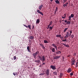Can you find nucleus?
I'll return each instance as SVG.
<instances>
[{
    "label": "nucleus",
    "mask_w": 78,
    "mask_h": 78,
    "mask_svg": "<svg viewBox=\"0 0 78 78\" xmlns=\"http://www.w3.org/2000/svg\"><path fill=\"white\" fill-rule=\"evenodd\" d=\"M38 57L39 59H40V60H41V61H42L43 62H44V61H45L46 60L45 58L44 55L42 56V57H41V56H40V55H39L38 56Z\"/></svg>",
    "instance_id": "1"
},
{
    "label": "nucleus",
    "mask_w": 78,
    "mask_h": 78,
    "mask_svg": "<svg viewBox=\"0 0 78 78\" xmlns=\"http://www.w3.org/2000/svg\"><path fill=\"white\" fill-rule=\"evenodd\" d=\"M71 62V65H73L76 62V59H74L73 58H72Z\"/></svg>",
    "instance_id": "2"
},
{
    "label": "nucleus",
    "mask_w": 78,
    "mask_h": 78,
    "mask_svg": "<svg viewBox=\"0 0 78 78\" xmlns=\"http://www.w3.org/2000/svg\"><path fill=\"white\" fill-rule=\"evenodd\" d=\"M49 73H50V70L49 69H47L45 71V73L46 74V75H49Z\"/></svg>",
    "instance_id": "3"
},
{
    "label": "nucleus",
    "mask_w": 78,
    "mask_h": 78,
    "mask_svg": "<svg viewBox=\"0 0 78 78\" xmlns=\"http://www.w3.org/2000/svg\"><path fill=\"white\" fill-rule=\"evenodd\" d=\"M60 58V56H59V55H57L56 56H55V57H54V59H58Z\"/></svg>",
    "instance_id": "4"
},
{
    "label": "nucleus",
    "mask_w": 78,
    "mask_h": 78,
    "mask_svg": "<svg viewBox=\"0 0 78 78\" xmlns=\"http://www.w3.org/2000/svg\"><path fill=\"white\" fill-rule=\"evenodd\" d=\"M50 67L53 69V70H55L56 69V68L55 66L51 65L50 66Z\"/></svg>",
    "instance_id": "5"
},
{
    "label": "nucleus",
    "mask_w": 78,
    "mask_h": 78,
    "mask_svg": "<svg viewBox=\"0 0 78 78\" xmlns=\"http://www.w3.org/2000/svg\"><path fill=\"white\" fill-rule=\"evenodd\" d=\"M37 12L38 13H40V14H41V15H42V16H43L44 15L43 13L42 12L40 11V9L37 10Z\"/></svg>",
    "instance_id": "6"
},
{
    "label": "nucleus",
    "mask_w": 78,
    "mask_h": 78,
    "mask_svg": "<svg viewBox=\"0 0 78 78\" xmlns=\"http://www.w3.org/2000/svg\"><path fill=\"white\" fill-rule=\"evenodd\" d=\"M39 53V51H37V52H36L34 53V55H35V56L36 57L37 55Z\"/></svg>",
    "instance_id": "7"
},
{
    "label": "nucleus",
    "mask_w": 78,
    "mask_h": 78,
    "mask_svg": "<svg viewBox=\"0 0 78 78\" xmlns=\"http://www.w3.org/2000/svg\"><path fill=\"white\" fill-rule=\"evenodd\" d=\"M40 22V19H37V21L36 22V24H39Z\"/></svg>",
    "instance_id": "8"
},
{
    "label": "nucleus",
    "mask_w": 78,
    "mask_h": 78,
    "mask_svg": "<svg viewBox=\"0 0 78 78\" xmlns=\"http://www.w3.org/2000/svg\"><path fill=\"white\" fill-rule=\"evenodd\" d=\"M40 46H42V48L43 49H44L45 48V47L44 46V45L42 44H40Z\"/></svg>",
    "instance_id": "9"
},
{
    "label": "nucleus",
    "mask_w": 78,
    "mask_h": 78,
    "mask_svg": "<svg viewBox=\"0 0 78 78\" xmlns=\"http://www.w3.org/2000/svg\"><path fill=\"white\" fill-rule=\"evenodd\" d=\"M71 71H72V69L71 68H68V69L67 70V72L68 73H69L70 72H71Z\"/></svg>",
    "instance_id": "10"
},
{
    "label": "nucleus",
    "mask_w": 78,
    "mask_h": 78,
    "mask_svg": "<svg viewBox=\"0 0 78 78\" xmlns=\"http://www.w3.org/2000/svg\"><path fill=\"white\" fill-rule=\"evenodd\" d=\"M63 45H64V46L66 47H69V45L67 44V45H66V44H65L64 43H61Z\"/></svg>",
    "instance_id": "11"
},
{
    "label": "nucleus",
    "mask_w": 78,
    "mask_h": 78,
    "mask_svg": "<svg viewBox=\"0 0 78 78\" xmlns=\"http://www.w3.org/2000/svg\"><path fill=\"white\" fill-rule=\"evenodd\" d=\"M56 55H58V54H61V52L60 51H58L55 52Z\"/></svg>",
    "instance_id": "12"
},
{
    "label": "nucleus",
    "mask_w": 78,
    "mask_h": 78,
    "mask_svg": "<svg viewBox=\"0 0 78 78\" xmlns=\"http://www.w3.org/2000/svg\"><path fill=\"white\" fill-rule=\"evenodd\" d=\"M69 32H67L66 34V35L65 37H66V38L68 37H69Z\"/></svg>",
    "instance_id": "13"
},
{
    "label": "nucleus",
    "mask_w": 78,
    "mask_h": 78,
    "mask_svg": "<svg viewBox=\"0 0 78 78\" xmlns=\"http://www.w3.org/2000/svg\"><path fill=\"white\" fill-rule=\"evenodd\" d=\"M43 5L42 4V5H41V6H39V9L40 10H41V8H42V7H43Z\"/></svg>",
    "instance_id": "14"
},
{
    "label": "nucleus",
    "mask_w": 78,
    "mask_h": 78,
    "mask_svg": "<svg viewBox=\"0 0 78 78\" xmlns=\"http://www.w3.org/2000/svg\"><path fill=\"white\" fill-rule=\"evenodd\" d=\"M62 19H65V18H66V14H64V15L63 16H62Z\"/></svg>",
    "instance_id": "15"
},
{
    "label": "nucleus",
    "mask_w": 78,
    "mask_h": 78,
    "mask_svg": "<svg viewBox=\"0 0 78 78\" xmlns=\"http://www.w3.org/2000/svg\"><path fill=\"white\" fill-rule=\"evenodd\" d=\"M55 2H56V4H59V1L58 0H55Z\"/></svg>",
    "instance_id": "16"
},
{
    "label": "nucleus",
    "mask_w": 78,
    "mask_h": 78,
    "mask_svg": "<svg viewBox=\"0 0 78 78\" xmlns=\"http://www.w3.org/2000/svg\"><path fill=\"white\" fill-rule=\"evenodd\" d=\"M51 50H52V51L53 52H55V48H53L52 49H51Z\"/></svg>",
    "instance_id": "17"
},
{
    "label": "nucleus",
    "mask_w": 78,
    "mask_h": 78,
    "mask_svg": "<svg viewBox=\"0 0 78 78\" xmlns=\"http://www.w3.org/2000/svg\"><path fill=\"white\" fill-rule=\"evenodd\" d=\"M27 49H28V50L29 52H31V50H30L31 49H30H30L29 46L27 47Z\"/></svg>",
    "instance_id": "18"
},
{
    "label": "nucleus",
    "mask_w": 78,
    "mask_h": 78,
    "mask_svg": "<svg viewBox=\"0 0 78 78\" xmlns=\"http://www.w3.org/2000/svg\"><path fill=\"white\" fill-rule=\"evenodd\" d=\"M29 38L31 40H33L34 38V37H33V36H30V37H29Z\"/></svg>",
    "instance_id": "19"
},
{
    "label": "nucleus",
    "mask_w": 78,
    "mask_h": 78,
    "mask_svg": "<svg viewBox=\"0 0 78 78\" xmlns=\"http://www.w3.org/2000/svg\"><path fill=\"white\" fill-rule=\"evenodd\" d=\"M44 43H48V41H47V40H44Z\"/></svg>",
    "instance_id": "20"
},
{
    "label": "nucleus",
    "mask_w": 78,
    "mask_h": 78,
    "mask_svg": "<svg viewBox=\"0 0 78 78\" xmlns=\"http://www.w3.org/2000/svg\"><path fill=\"white\" fill-rule=\"evenodd\" d=\"M68 29V28H65V30H64L63 32H65Z\"/></svg>",
    "instance_id": "21"
},
{
    "label": "nucleus",
    "mask_w": 78,
    "mask_h": 78,
    "mask_svg": "<svg viewBox=\"0 0 78 78\" xmlns=\"http://www.w3.org/2000/svg\"><path fill=\"white\" fill-rule=\"evenodd\" d=\"M56 37H61V35H60V34H57L56 35Z\"/></svg>",
    "instance_id": "22"
},
{
    "label": "nucleus",
    "mask_w": 78,
    "mask_h": 78,
    "mask_svg": "<svg viewBox=\"0 0 78 78\" xmlns=\"http://www.w3.org/2000/svg\"><path fill=\"white\" fill-rule=\"evenodd\" d=\"M27 28H29L30 29H31V25H28L27 26Z\"/></svg>",
    "instance_id": "23"
},
{
    "label": "nucleus",
    "mask_w": 78,
    "mask_h": 78,
    "mask_svg": "<svg viewBox=\"0 0 78 78\" xmlns=\"http://www.w3.org/2000/svg\"><path fill=\"white\" fill-rule=\"evenodd\" d=\"M53 26H54V25H53L52 27H51V26H50V27H49V29H50V30H52V29H53Z\"/></svg>",
    "instance_id": "24"
},
{
    "label": "nucleus",
    "mask_w": 78,
    "mask_h": 78,
    "mask_svg": "<svg viewBox=\"0 0 78 78\" xmlns=\"http://www.w3.org/2000/svg\"><path fill=\"white\" fill-rule=\"evenodd\" d=\"M52 46L54 47L55 48V47L56 46L55 44H52Z\"/></svg>",
    "instance_id": "25"
},
{
    "label": "nucleus",
    "mask_w": 78,
    "mask_h": 78,
    "mask_svg": "<svg viewBox=\"0 0 78 78\" xmlns=\"http://www.w3.org/2000/svg\"><path fill=\"white\" fill-rule=\"evenodd\" d=\"M71 24L70 21H67V24Z\"/></svg>",
    "instance_id": "26"
},
{
    "label": "nucleus",
    "mask_w": 78,
    "mask_h": 78,
    "mask_svg": "<svg viewBox=\"0 0 78 78\" xmlns=\"http://www.w3.org/2000/svg\"><path fill=\"white\" fill-rule=\"evenodd\" d=\"M35 62H40V60H37H37H36V61H35Z\"/></svg>",
    "instance_id": "27"
},
{
    "label": "nucleus",
    "mask_w": 78,
    "mask_h": 78,
    "mask_svg": "<svg viewBox=\"0 0 78 78\" xmlns=\"http://www.w3.org/2000/svg\"><path fill=\"white\" fill-rule=\"evenodd\" d=\"M62 41H63V42H66L67 38H65V40H64V39L62 40Z\"/></svg>",
    "instance_id": "28"
},
{
    "label": "nucleus",
    "mask_w": 78,
    "mask_h": 78,
    "mask_svg": "<svg viewBox=\"0 0 78 78\" xmlns=\"http://www.w3.org/2000/svg\"><path fill=\"white\" fill-rule=\"evenodd\" d=\"M53 73L55 75H57V72L56 71H55V72H54Z\"/></svg>",
    "instance_id": "29"
},
{
    "label": "nucleus",
    "mask_w": 78,
    "mask_h": 78,
    "mask_svg": "<svg viewBox=\"0 0 78 78\" xmlns=\"http://www.w3.org/2000/svg\"><path fill=\"white\" fill-rule=\"evenodd\" d=\"M63 6H64V7H65V6H67V3L66 4H63Z\"/></svg>",
    "instance_id": "30"
},
{
    "label": "nucleus",
    "mask_w": 78,
    "mask_h": 78,
    "mask_svg": "<svg viewBox=\"0 0 78 78\" xmlns=\"http://www.w3.org/2000/svg\"><path fill=\"white\" fill-rule=\"evenodd\" d=\"M72 33V31H71L69 33V36L70 37V36H71V34Z\"/></svg>",
    "instance_id": "31"
},
{
    "label": "nucleus",
    "mask_w": 78,
    "mask_h": 78,
    "mask_svg": "<svg viewBox=\"0 0 78 78\" xmlns=\"http://www.w3.org/2000/svg\"><path fill=\"white\" fill-rule=\"evenodd\" d=\"M74 16V15H73V14H71V18H73Z\"/></svg>",
    "instance_id": "32"
},
{
    "label": "nucleus",
    "mask_w": 78,
    "mask_h": 78,
    "mask_svg": "<svg viewBox=\"0 0 78 78\" xmlns=\"http://www.w3.org/2000/svg\"><path fill=\"white\" fill-rule=\"evenodd\" d=\"M71 37L72 38V39H73V37H74V34H72L71 35Z\"/></svg>",
    "instance_id": "33"
},
{
    "label": "nucleus",
    "mask_w": 78,
    "mask_h": 78,
    "mask_svg": "<svg viewBox=\"0 0 78 78\" xmlns=\"http://www.w3.org/2000/svg\"><path fill=\"white\" fill-rule=\"evenodd\" d=\"M71 15L70 16H69V20H70V21L71 22Z\"/></svg>",
    "instance_id": "34"
},
{
    "label": "nucleus",
    "mask_w": 78,
    "mask_h": 78,
    "mask_svg": "<svg viewBox=\"0 0 78 78\" xmlns=\"http://www.w3.org/2000/svg\"><path fill=\"white\" fill-rule=\"evenodd\" d=\"M52 23H53L52 21H51L50 22V26L51 25H52Z\"/></svg>",
    "instance_id": "35"
},
{
    "label": "nucleus",
    "mask_w": 78,
    "mask_h": 78,
    "mask_svg": "<svg viewBox=\"0 0 78 78\" xmlns=\"http://www.w3.org/2000/svg\"><path fill=\"white\" fill-rule=\"evenodd\" d=\"M16 59V56H14L13 57V59H14V60L15 59Z\"/></svg>",
    "instance_id": "36"
},
{
    "label": "nucleus",
    "mask_w": 78,
    "mask_h": 78,
    "mask_svg": "<svg viewBox=\"0 0 78 78\" xmlns=\"http://www.w3.org/2000/svg\"><path fill=\"white\" fill-rule=\"evenodd\" d=\"M55 10H56V12H57V10H58V7H56Z\"/></svg>",
    "instance_id": "37"
},
{
    "label": "nucleus",
    "mask_w": 78,
    "mask_h": 78,
    "mask_svg": "<svg viewBox=\"0 0 78 78\" xmlns=\"http://www.w3.org/2000/svg\"><path fill=\"white\" fill-rule=\"evenodd\" d=\"M73 72H71V73H70V75H71V76H72V75H73Z\"/></svg>",
    "instance_id": "38"
},
{
    "label": "nucleus",
    "mask_w": 78,
    "mask_h": 78,
    "mask_svg": "<svg viewBox=\"0 0 78 78\" xmlns=\"http://www.w3.org/2000/svg\"><path fill=\"white\" fill-rule=\"evenodd\" d=\"M67 1V0H63V4H64L65 2H66Z\"/></svg>",
    "instance_id": "39"
},
{
    "label": "nucleus",
    "mask_w": 78,
    "mask_h": 78,
    "mask_svg": "<svg viewBox=\"0 0 78 78\" xmlns=\"http://www.w3.org/2000/svg\"><path fill=\"white\" fill-rule=\"evenodd\" d=\"M62 76H63V74L62 73H60V76L61 77H62Z\"/></svg>",
    "instance_id": "40"
},
{
    "label": "nucleus",
    "mask_w": 78,
    "mask_h": 78,
    "mask_svg": "<svg viewBox=\"0 0 78 78\" xmlns=\"http://www.w3.org/2000/svg\"><path fill=\"white\" fill-rule=\"evenodd\" d=\"M56 13V10H55V11L54 12V14H55V15Z\"/></svg>",
    "instance_id": "41"
},
{
    "label": "nucleus",
    "mask_w": 78,
    "mask_h": 78,
    "mask_svg": "<svg viewBox=\"0 0 78 78\" xmlns=\"http://www.w3.org/2000/svg\"><path fill=\"white\" fill-rule=\"evenodd\" d=\"M63 38V37H60V38L61 39V40H62Z\"/></svg>",
    "instance_id": "42"
},
{
    "label": "nucleus",
    "mask_w": 78,
    "mask_h": 78,
    "mask_svg": "<svg viewBox=\"0 0 78 78\" xmlns=\"http://www.w3.org/2000/svg\"><path fill=\"white\" fill-rule=\"evenodd\" d=\"M24 25V26H25V27H26V28L27 27V26L26 25Z\"/></svg>",
    "instance_id": "43"
},
{
    "label": "nucleus",
    "mask_w": 78,
    "mask_h": 78,
    "mask_svg": "<svg viewBox=\"0 0 78 78\" xmlns=\"http://www.w3.org/2000/svg\"><path fill=\"white\" fill-rule=\"evenodd\" d=\"M44 73H41L40 74V75H44Z\"/></svg>",
    "instance_id": "44"
},
{
    "label": "nucleus",
    "mask_w": 78,
    "mask_h": 78,
    "mask_svg": "<svg viewBox=\"0 0 78 78\" xmlns=\"http://www.w3.org/2000/svg\"><path fill=\"white\" fill-rule=\"evenodd\" d=\"M57 46L56 45L55 48L56 49V50H58V49H57Z\"/></svg>",
    "instance_id": "45"
},
{
    "label": "nucleus",
    "mask_w": 78,
    "mask_h": 78,
    "mask_svg": "<svg viewBox=\"0 0 78 78\" xmlns=\"http://www.w3.org/2000/svg\"><path fill=\"white\" fill-rule=\"evenodd\" d=\"M78 66V65H77V64H76V67H77Z\"/></svg>",
    "instance_id": "46"
},
{
    "label": "nucleus",
    "mask_w": 78,
    "mask_h": 78,
    "mask_svg": "<svg viewBox=\"0 0 78 78\" xmlns=\"http://www.w3.org/2000/svg\"><path fill=\"white\" fill-rule=\"evenodd\" d=\"M13 75H15V76H16V74L14 72V73H13Z\"/></svg>",
    "instance_id": "47"
},
{
    "label": "nucleus",
    "mask_w": 78,
    "mask_h": 78,
    "mask_svg": "<svg viewBox=\"0 0 78 78\" xmlns=\"http://www.w3.org/2000/svg\"><path fill=\"white\" fill-rule=\"evenodd\" d=\"M33 55L34 56V58H36V56H35V55L34 54H33Z\"/></svg>",
    "instance_id": "48"
},
{
    "label": "nucleus",
    "mask_w": 78,
    "mask_h": 78,
    "mask_svg": "<svg viewBox=\"0 0 78 78\" xmlns=\"http://www.w3.org/2000/svg\"><path fill=\"white\" fill-rule=\"evenodd\" d=\"M65 23H67V20H65Z\"/></svg>",
    "instance_id": "49"
},
{
    "label": "nucleus",
    "mask_w": 78,
    "mask_h": 78,
    "mask_svg": "<svg viewBox=\"0 0 78 78\" xmlns=\"http://www.w3.org/2000/svg\"><path fill=\"white\" fill-rule=\"evenodd\" d=\"M29 43H31V41L30 40H29Z\"/></svg>",
    "instance_id": "50"
},
{
    "label": "nucleus",
    "mask_w": 78,
    "mask_h": 78,
    "mask_svg": "<svg viewBox=\"0 0 78 78\" xmlns=\"http://www.w3.org/2000/svg\"><path fill=\"white\" fill-rule=\"evenodd\" d=\"M34 26L33 25L32 27V28L33 29H34Z\"/></svg>",
    "instance_id": "51"
},
{
    "label": "nucleus",
    "mask_w": 78,
    "mask_h": 78,
    "mask_svg": "<svg viewBox=\"0 0 78 78\" xmlns=\"http://www.w3.org/2000/svg\"><path fill=\"white\" fill-rule=\"evenodd\" d=\"M67 4H68H68H69V3H68V2H67V3H66L67 6Z\"/></svg>",
    "instance_id": "52"
},
{
    "label": "nucleus",
    "mask_w": 78,
    "mask_h": 78,
    "mask_svg": "<svg viewBox=\"0 0 78 78\" xmlns=\"http://www.w3.org/2000/svg\"><path fill=\"white\" fill-rule=\"evenodd\" d=\"M48 26L49 28H50V24L48 25Z\"/></svg>",
    "instance_id": "53"
},
{
    "label": "nucleus",
    "mask_w": 78,
    "mask_h": 78,
    "mask_svg": "<svg viewBox=\"0 0 78 78\" xmlns=\"http://www.w3.org/2000/svg\"><path fill=\"white\" fill-rule=\"evenodd\" d=\"M75 56H76V53L74 54V56H75Z\"/></svg>",
    "instance_id": "54"
},
{
    "label": "nucleus",
    "mask_w": 78,
    "mask_h": 78,
    "mask_svg": "<svg viewBox=\"0 0 78 78\" xmlns=\"http://www.w3.org/2000/svg\"><path fill=\"white\" fill-rule=\"evenodd\" d=\"M43 65H45V62H43L42 64Z\"/></svg>",
    "instance_id": "55"
},
{
    "label": "nucleus",
    "mask_w": 78,
    "mask_h": 78,
    "mask_svg": "<svg viewBox=\"0 0 78 78\" xmlns=\"http://www.w3.org/2000/svg\"><path fill=\"white\" fill-rule=\"evenodd\" d=\"M70 56V55H69L68 56V58Z\"/></svg>",
    "instance_id": "56"
},
{
    "label": "nucleus",
    "mask_w": 78,
    "mask_h": 78,
    "mask_svg": "<svg viewBox=\"0 0 78 78\" xmlns=\"http://www.w3.org/2000/svg\"><path fill=\"white\" fill-rule=\"evenodd\" d=\"M47 29H49V27H48H48H47Z\"/></svg>",
    "instance_id": "57"
},
{
    "label": "nucleus",
    "mask_w": 78,
    "mask_h": 78,
    "mask_svg": "<svg viewBox=\"0 0 78 78\" xmlns=\"http://www.w3.org/2000/svg\"><path fill=\"white\" fill-rule=\"evenodd\" d=\"M76 64L78 65V62H76Z\"/></svg>",
    "instance_id": "58"
},
{
    "label": "nucleus",
    "mask_w": 78,
    "mask_h": 78,
    "mask_svg": "<svg viewBox=\"0 0 78 78\" xmlns=\"http://www.w3.org/2000/svg\"><path fill=\"white\" fill-rule=\"evenodd\" d=\"M51 2H52L53 1V0H50Z\"/></svg>",
    "instance_id": "59"
},
{
    "label": "nucleus",
    "mask_w": 78,
    "mask_h": 78,
    "mask_svg": "<svg viewBox=\"0 0 78 78\" xmlns=\"http://www.w3.org/2000/svg\"><path fill=\"white\" fill-rule=\"evenodd\" d=\"M77 62H78V59H77Z\"/></svg>",
    "instance_id": "60"
},
{
    "label": "nucleus",
    "mask_w": 78,
    "mask_h": 78,
    "mask_svg": "<svg viewBox=\"0 0 78 78\" xmlns=\"http://www.w3.org/2000/svg\"><path fill=\"white\" fill-rule=\"evenodd\" d=\"M64 20H62V21L63 22V21H64Z\"/></svg>",
    "instance_id": "61"
},
{
    "label": "nucleus",
    "mask_w": 78,
    "mask_h": 78,
    "mask_svg": "<svg viewBox=\"0 0 78 78\" xmlns=\"http://www.w3.org/2000/svg\"><path fill=\"white\" fill-rule=\"evenodd\" d=\"M12 60H13V58H12Z\"/></svg>",
    "instance_id": "62"
},
{
    "label": "nucleus",
    "mask_w": 78,
    "mask_h": 78,
    "mask_svg": "<svg viewBox=\"0 0 78 78\" xmlns=\"http://www.w3.org/2000/svg\"><path fill=\"white\" fill-rule=\"evenodd\" d=\"M63 59H64V57L63 58Z\"/></svg>",
    "instance_id": "63"
},
{
    "label": "nucleus",
    "mask_w": 78,
    "mask_h": 78,
    "mask_svg": "<svg viewBox=\"0 0 78 78\" xmlns=\"http://www.w3.org/2000/svg\"><path fill=\"white\" fill-rule=\"evenodd\" d=\"M53 0H52V1H53Z\"/></svg>",
    "instance_id": "64"
}]
</instances>
